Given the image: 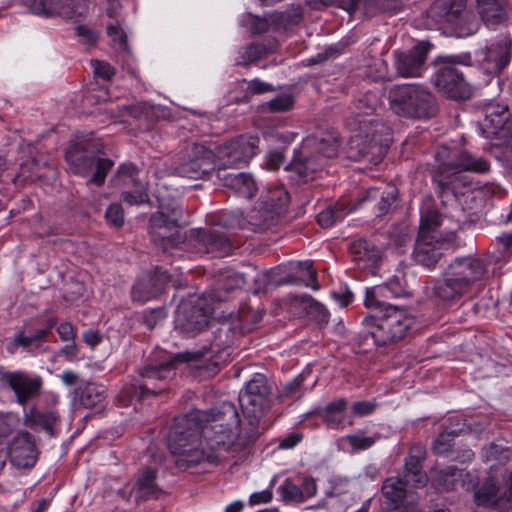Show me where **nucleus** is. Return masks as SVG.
Segmentation results:
<instances>
[{"label":"nucleus","instance_id":"29","mask_svg":"<svg viewBox=\"0 0 512 512\" xmlns=\"http://www.w3.org/2000/svg\"><path fill=\"white\" fill-rule=\"evenodd\" d=\"M323 167L322 160L312 155L310 150L304 151L302 145L299 155L295 156L288 169L297 174L299 181L307 182L314 179L317 173L322 172Z\"/></svg>","mask_w":512,"mask_h":512},{"label":"nucleus","instance_id":"23","mask_svg":"<svg viewBox=\"0 0 512 512\" xmlns=\"http://www.w3.org/2000/svg\"><path fill=\"white\" fill-rule=\"evenodd\" d=\"M11 463L18 468H31L37 460L34 440L27 431L19 432L9 446Z\"/></svg>","mask_w":512,"mask_h":512},{"label":"nucleus","instance_id":"38","mask_svg":"<svg viewBox=\"0 0 512 512\" xmlns=\"http://www.w3.org/2000/svg\"><path fill=\"white\" fill-rule=\"evenodd\" d=\"M304 151L310 150L311 153H317L324 158H333L338 154L339 143L333 136L318 138L316 136L307 137L303 141Z\"/></svg>","mask_w":512,"mask_h":512},{"label":"nucleus","instance_id":"41","mask_svg":"<svg viewBox=\"0 0 512 512\" xmlns=\"http://www.w3.org/2000/svg\"><path fill=\"white\" fill-rule=\"evenodd\" d=\"M289 202V195L280 185L269 186L261 195V203L265 209H274L282 214Z\"/></svg>","mask_w":512,"mask_h":512},{"label":"nucleus","instance_id":"14","mask_svg":"<svg viewBox=\"0 0 512 512\" xmlns=\"http://www.w3.org/2000/svg\"><path fill=\"white\" fill-rule=\"evenodd\" d=\"M269 388L264 375L256 374L239 394V403L245 421L259 428Z\"/></svg>","mask_w":512,"mask_h":512},{"label":"nucleus","instance_id":"34","mask_svg":"<svg viewBox=\"0 0 512 512\" xmlns=\"http://www.w3.org/2000/svg\"><path fill=\"white\" fill-rule=\"evenodd\" d=\"M477 9L482 21L490 28L503 23L507 18L504 0H477Z\"/></svg>","mask_w":512,"mask_h":512},{"label":"nucleus","instance_id":"33","mask_svg":"<svg viewBox=\"0 0 512 512\" xmlns=\"http://www.w3.org/2000/svg\"><path fill=\"white\" fill-rule=\"evenodd\" d=\"M398 197V191L395 187H389L384 191H380L378 188H370L365 191L354 203L359 206L368 200H379L377 202L378 216H383L390 211L392 204Z\"/></svg>","mask_w":512,"mask_h":512},{"label":"nucleus","instance_id":"45","mask_svg":"<svg viewBox=\"0 0 512 512\" xmlns=\"http://www.w3.org/2000/svg\"><path fill=\"white\" fill-rule=\"evenodd\" d=\"M407 483L406 479L388 478L382 486V493L392 503H399L406 495Z\"/></svg>","mask_w":512,"mask_h":512},{"label":"nucleus","instance_id":"25","mask_svg":"<svg viewBox=\"0 0 512 512\" xmlns=\"http://www.w3.org/2000/svg\"><path fill=\"white\" fill-rule=\"evenodd\" d=\"M170 281V275L162 268H156L153 275L137 281L132 288V297L139 302H146L158 296Z\"/></svg>","mask_w":512,"mask_h":512},{"label":"nucleus","instance_id":"5","mask_svg":"<svg viewBox=\"0 0 512 512\" xmlns=\"http://www.w3.org/2000/svg\"><path fill=\"white\" fill-rule=\"evenodd\" d=\"M388 100L390 109L406 118H432L438 112L435 96L420 84L394 85L389 89Z\"/></svg>","mask_w":512,"mask_h":512},{"label":"nucleus","instance_id":"28","mask_svg":"<svg viewBox=\"0 0 512 512\" xmlns=\"http://www.w3.org/2000/svg\"><path fill=\"white\" fill-rule=\"evenodd\" d=\"M511 41L503 40L486 47L482 52V68L488 74L500 72L510 60Z\"/></svg>","mask_w":512,"mask_h":512},{"label":"nucleus","instance_id":"16","mask_svg":"<svg viewBox=\"0 0 512 512\" xmlns=\"http://www.w3.org/2000/svg\"><path fill=\"white\" fill-rule=\"evenodd\" d=\"M411 294L405 273L398 271L386 283L367 288L364 304L370 310L382 309L390 304L389 299L409 297Z\"/></svg>","mask_w":512,"mask_h":512},{"label":"nucleus","instance_id":"36","mask_svg":"<svg viewBox=\"0 0 512 512\" xmlns=\"http://www.w3.org/2000/svg\"><path fill=\"white\" fill-rule=\"evenodd\" d=\"M224 185L237 193L239 196L251 199L257 185L253 177L248 173H229L224 176Z\"/></svg>","mask_w":512,"mask_h":512},{"label":"nucleus","instance_id":"13","mask_svg":"<svg viewBox=\"0 0 512 512\" xmlns=\"http://www.w3.org/2000/svg\"><path fill=\"white\" fill-rule=\"evenodd\" d=\"M259 140L253 136H239L216 148L218 170L240 168L256 155Z\"/></svg>","mask_w":512,"mask_h":512},{"label":"nucleus","instance_id":"7","mask_svg":"<svg viewBox=\"0 0 512 512\" xmlns=\"http://www.w3.org/2000/svg\"><path fill=\"white\" fill-rule=\"evenodd\" d=\"M158 201L159 210L150 218L149 234L156 245L167 251L182 241L179 231L182 207L175 199L159 197Z\"/></svg>","mask_w":512,"mask_h":512},{"label":"nucleus","instance_id":"42","mask_svg":"<svg viewBox=\"0 0 512 512\" xmlns=\"http://www.w3.org/2000/svg\"><path fill=\"white\" fill-rule=\"evenodd\" d=\"M271 52L266 45L251 43L238 51L235 64L238 66H249L266 57Z\"/></svg>","mask_w":512,"mask_h":512},{"label":"nucleus","instance_id":"49","mask_svg":"<svg viewBox=\"0 0 512 512\" xmlns=\"http://www.w3.org/2000/svg\"><path fill=\"white\" fill-rule=\"evenodd\" d=\"M482 457L485 461H497L505 463L509 460L510 450L495 443H491L483 448Z\"/></svg>","mask_w":512,"mask_h":512},{"label":"nucleus","instance_id":"40","mask_svg":"<svg viewBox=\"0 0 512 512\" xmlns=\"http://www.w3.org/2000/svg\"><path fill=\"white\" fill-rule=\"evenodd\" d=\"M280 212L274 209H265L263 204L260 203L259 208H254L249 216V223L254 226L255 230L266 231L276 225Z\"/></svg>","mask_w":512,"mask_h":512},{"label":"nucleus","instance_id":"51","mask_svg":"<svg viewBox=\"0 0 512 512\" xmlns=\"http://www.w3.org/2000/svg\"><path fill=\"white\" fill-rule=\"evenodd\" d=\"M348 443L355 450H366L373 446L376 442V437L374 436H366L363 432H357L355 434H350L345 437Z\"/></svg>","mask_w":512,"mask_h":512},{"label":"nucleus","instance_id":"62","mask_svg":"<svg viewBox=\"0 0 512 512\" xmlns=\"http://www.w3.org/2000/svg\"><path fill=\"white\" fill-rule=\"evenodd\" d=\"M300 492L302 493L303 501L315 496L317 492V485L315 479L312 477H305L300 487Z\"/></svg>","mask_w":512,"mask_h":512},{"label":"nucleus","instance_id":"32","mask_svg":"<svg viewBox=\"0 0 512 512\" xmlns=\"http://www.w3.org/2000/svg\"><path fill=\"white\" fill-rule=\"evenodd\" d=\"M347 407V401L344 398L337 399L330 402L323 408H317L312 414L320 417L330 428L339 429L344 428L346 425H351L352 422H346L343 415Z\"/></svg>","mask_w":512,"mask_h":512},{"label":"nucleus","instance_id":"6","mask_svg":"<svg viewBox=\"0 0 512 512\" xmlns=\"http://www.w3.org/2000/svg\"><path fill=\"white\" fill-rule=\"evenodd\" d=\"M382 316H367L362 323L379 346L394 344L402 340L413 324V318L404 307L387 304L378 309Z\"/></svg>","mask_w":512,"mask_h":512},{"label":"nucleus","instance_id":"56","mask_svg":"<svg viewBox=\"0 0 512 512\" xmlns=\"http://www.w3.org/2000/svg\"><path fill=\"white\" fill-rule=\"evenodd\" d=\"M242 82L247 84V94L258 95L273 91V86L270 83L264 82L258 78H255L250 82H247L246 79H243Z\"/></svg>","mask_w":512,"mask_h":512},{"label":"nucleus","instance_id":"43","mask_svg":"<svg viewBox=\"0 0 512 512\" xmlns=\"http://www.w3.org/2000/svg\"><path fill=\"white\" fill-rule=\"evenodd\" d=\"M57 421V415L54 412H40L31 409L24 416V423L30 428H41L52 434L53 426Z\"/></svg>","mask_w":512,"mask_h":512},{"label":"nucleus","instance_id":"44","mask_svg":"<svg viewBox=\"0 0 512 512\" xmlns=\"http://www.w3.org/2000/svg\"><path fill=\"white\" fill-rule=\"evenodd\" d=\"M105 398V387L89 383L81 390L79 402L84 408L90 409L102 403Z\"/></svg>","mask_w":512,"mask_h":512},{"label":"nucleus","instance_id":"37","mask_svg":"<svg viewBox=\"0 0 512 512\" xmlns=\"http://www.w3.org/2000/svg\"><path fill=\"white\" fill-rule=\"evenodd\" d=\"M464 471L454 466H448L442 470L431 471L432 486L438 491H449L454 489L462 479Z\"/></svg>","mask_w":512,"mask_h":512},{"label":"nucleus","instance_id":"24","mask_svg":"<svg viewBox=\"0 0 512 512\" xmlns=\"http://www.w3.org/2000/svg\"><path fill=\"white\" fill-rule=\"evenodd\" d=\"M352 260L361 270H366L375 275L381 262V251L373 243L365 239H357L349 246Z\"/></svg>","mask_w":512,"mask_h":512},{"label":"nucleus","instance_id":"17","mask_svg":"<svg viewBox=\"0 0 512 512\" xmlns=\"http://www.w3.org/2000/svg\"><path fill=\"white\" fill-rule=\"evenodd\" d=\"M113 185L124 189L122 199L129 205H140L148 201L146 183L139 178L133 164L121 165L112 180Z\"/></svg>","mask_w":512,"mask_h":512},{"label":"nucleus","instance_id":"64","mask_svg":"<svg viewBox=\"0 0 512 512\" xmlns=\"http://www.w3.org/2000/svg\"><path fill=\"white\" fill-rule=\"evenodd\" d=\"M107 33L113 42L119 43L123 46L126 44V36L118 25L109 24L107 26Z\"/></svg>","mask_w":512,"mask_h":512},{"label":"nucleus","instance_id":"19","mask_svg":"<svg viewBox=\"0 0 512 512\" xmlns=\"http://www.w3.org/2000/svg\"><path fill=\"white\" fill-rule=\"evenodd\" d=\"M28 7L31 13L45 18H73L83 13L80 0H29Z\"/></svg>","mask_w":512,"mask_h":512},{"label":"nucleus","instance_id":"2","mask_svg":"<svg viewBox=\"0 0 512 512\" xmlns=\"http://www.w3.org/2000/svg\"><path fill=\"white\" fill-rule=\"evenodd\" d=\"M243 319L240 315L229 314L228 319L219 323L209 349L187 351L175 355L163 353L156 363L147 365L141 372V380L125 386L119 396L124 405L134 398L138 400L147 395H156L166 389L167 380L174 376L179 363H188L200 370L204 377L214 376L220 365L227 362L230 348L236 338L243 333Z\"/></svg>","mask_w":512,"mask_h":512},{"label":"nucleus","instance_id":"21","mask_svg":"<svg viewBox=\"0 0 512 512\" xmlns=\"http://www.w3.org/2000/svg\"><path fill=\"white\" fill-rule=\"evenodd\" d=\"M512 127L511 114L506 105L488 103L484 108V119L481 124L483 135L492 138Z\"/></svg>","mask_w":512,"mask_h":512},{"label":"nucleus","instance_id":"50","mask_svg":"<svg viewBox=\"0 0 512 512\" xmlns=\"http://www.w3.org/2000/svg\"><path fill=\"white\" fill-rule=\"evenodd\" d=\"M278 492L281 498L287 502H303L300 487L294 484L290 479H286L279 487Z\"/></svg>","mask_w":512,"mask_h":512},{"label":"nucleus","instance_id":"4","mask_svg":"<svg viewBox=\"0 0 512 512\" xmlns=\"http://www.w3.org/2000/svg\"><path fill=\"white\" fill-rule=\"evenodd\" d=\"M487 272L485 262L475 256L457 257L435 282L434 294L444 302H454L470 292Z\"/></svg>","mask_w":512,"mask_h":512},{"label":"nucleus","instance_id":"26","mask_svg":"<svg viewBox=\"0 0 512 512\" xmlns=\"http://www.w3.org/2000/svg\"><path fill=\"white\" fill-rule=\"evenodd\" d=\"M443 221L444 218L436 209L431 207L422 209L418 238L435 239L437 243L452 241L454 237L452 231H439Z\"/></svg>","mask_w":512,"mask_h":512},{"label":"nucleus","instance_id":"8","mask_svg":"<svg viewBox=\"0 0 512 512\" xmlns=\"http://www.w3.org/2000/svg\"><path fill=\"white\" fill-rule=\"evenodd\" d=\"M223 300L213 292L195 301L181 302L175 312V329L186 337H192L201 332L209 325L215 313V304Z\"/></svg>","mask_w":512,"mask_h":512},{"label":"nucleus","instance_id":"39","mask_svg":"<svg viewBox=\"0 0 512 512\" xmlns=\"http://www.w3.org/2000/svg\"><path fill=\"white\" fill-rule=\"evenodd\" d=\"M356 209V205L341 202L333 207L322 210L317 216V222L322 228H330L343 220L350 212Z\"/></svg>","mask_w":512,"mask_h":512},{"label":"nucleus","instance_id":"11","mask_svg":"<svg viewBox=\"0 0 512 512\" xmlns=\"http://www.w3.org/2000/svg\"><path fill=\"white\" fill-rule=\"evenodd\" d=\"M70 170L77 175L87 177L91 174L89 183L101 186L107 172L112 168L113 162L89 152L81 144L71 145L65 154Z\"/></svg>","mask_w":512,"mask_h":512},{"label":"nucleus","instance_id":"12","mask_svg":"<svg viewBox=\"0 0 512 512\" xmlns=\"http://www.w3.org/2000/svg\"><path fill=\"white\" fill-rule=\"evenodd\" d=\"M218 170L216 151L200 143L188 145L174 171L181 177L200 179Z\"/></svg>","mask_w":512,"mask_h":512},{"label":"nucleus","instance_id":"35","mask_svg":"<svg viewBox=\"0 0 512 512\" xmlns=\"http://www.w3.org/2000/svg\"><path fill=\"white\" fill-rule=\"evenodd\" d=\"M425 451L422 447H415L405 462V479L415 486H424L427 483V476L422 472V461Z\"/></svg>","mask_w":512,"mask_h":512},{"label":"nucleus","instance_id":"63","mask_svg":"<svg viewBox=\"0 0 512 512\" xmlns=\"http://www.w3.org/2000/svg\"><path fill=\"white\" fill-rule=\"evenodd\" d=\"M57 332L62 341H74L76 336V331L74 326L69 322H64L60 324L57 328Z\"/></svg>","mask_w":512,"mask_h":512},{"label":"nucleus","instance_id":"48","mask_svg":"<svg viewBox=\"0 0 512 512\" xmlns=\"http://www.w3.org/2000/svg\"><path fill=\"white\" fill-rule=\"evenodd\" d=\"M462 431V429L459 430H450V431H444L435 439L434 445H433V451L435 454L439 456H447L450 451L451 447L453 445L454 438L458 436V434Z\"/></svg>","mask_w":512,"mask_h":512},{"label":"nucleus","instance_id":"57","mask_svg":"<svg viewBox=\"0 0 512 512\" xmlns=\"http://www.w3.org/2000/svg\"><path fill=\"white\" fill-rule=\"evenodd\" d=\"M91 65L95 75L99 78L110 80L115 75L114 67L105 61L93 60Z\"/></svg>","mask_w":512,"mask_h":512},{"label":"nucleus","instance_id":"27","mask_svg":"<svg viewBox=\"0 0 512 512\" xmlns=\"http://www.w3.org/2000/svg\"><path fill=\"white\" fill-rule=\"evenodd\" d=\"M7 382L15 392L20 404H25L30 398L37 396L42 386V380L39 376H30L24 372H12L7 375Z\"/></svg>","mask_w":512,"mask_h":512},{"label":"nucleus","instance_id":"22","mask_svg":"<svg viewBox=\"0 0 512 512\" xmlns=\"http://www.w3.org/2000/svg\"><path fill=\"white\" fill-rule=\"evenodd\" d=\"M191 237L196 242L197 251L213 254L216 257H223L230 254L232 244L222 233L215 230L198 229L191 232Z\"/></svg>","mask_w":512,"mask_h":512},{"label":"nucleus","instance_id":"15","mask_svg":"<svg viewBox=\"0 0 512 512\" xmlns=\"http://www.w3.org/2000/svg\"><path fill=\"white\" fill-rule=\"evenodd\" d=\"M448 154L449 150L446 147H443L436 153L438 173L434 175V179L442 188H445L449 184V181L443 177L445 173L454 174L462 170L484 173L489 170V163L486 160L468 152H461L456 160L454 158L450 159Z\"/></svg>","mask_w":512,"mask_h":512},{"label":"nucleus","instance_id":"18","mask_svg":"<svg viewBox=\"0 0 512 512\" xmlns=\"http://www.w3.org/2000/svg\"><path fill=\"white\" fill-rule=\"evenodd\" d=\"M430 50L428 42H420L408 51L394 52V67L403 78L420 77L425 70V61Z\"/></svg>","mask_w":512,"mask_h":512},{"label":"nucleus","instance_id":"30","mask_svg":"<svg viewBox=\"0 0 512 512\" xmlns=\"http://www.w3.org/2000/svg\"><path fill=\"white\" fill-rule=\"evenodd\" d=\"M156 476L157 470L152 468H144L139 472L130 490V495L135 497L136 502L156 499L160 496L162 490L156 483Z\"/></svg>","mask_w":512,"mask_h":512},{"label":"nucleus","instance_id":"1","mask_svg":"<svg viewBox=\"0 0 512 512\" xmlns=\"http://www.w3.org/2000/svg\"><path fill=\"white\" fill-rule=\"evenodd\" d=\"M239 415L234 404L224 402L208 411L191 410L177 417L169 431L168 446L175 464L188 469L203 461L218 460V452H237L259 437V428L246 425L238 430Z\"/></svg>","mask_w":512,"mask_h":512},{"label":"nucleus","instance_id":"60","mask_svg":"<svg viewBox=\"0 0 512 512\" xmlns=\"http://www.w3.org/2000/svg\"><path fill=\"white\" fill-rule=\"evenodd\" d=\"M376 403L372 401H358L352 406V411L356 416H367L374 412Z\"/></svg>","mask_w":512,"mask_h":512},{"label":"nucleus","instance_id":"54","mask_svg":"<svg viewBox=\"0 0 512 512\" xmlns=\"http://www.w3.org/2000/svg\"><path fill=\"white\" fill-rule=\"evenodd\" d=\"M244 22L247 28L255 34L264 33L269 29V23L265 18H260L252 14H248Z\"/></svg>","mask_w":512,"mask_h":512},{"label":"nucleus","instance_id":"46","mask_svg":"<svg viewBox=\"0 0 512 512\" xmlns=\"http://www.w3.org/2000/svg\"><path fill=\"white\" fill-rule=\"evenodd\" d=\"M249 275L241 274L233 270H226L218 281V290L230 292L241 288L248 282Z\"/></svg>","mask_w":512,"mask_h":512},{"label":"nucleus","instance_id":"58","mask_svg":"<svg viewBox=\"0 0 512 512\" xmlns=\"http://www.w3.org/2000/svg\"><path fill=\"white\" fill-rule=\"evenodd\" d=\"M106 219L111 225L121 227L124 223V213L121 205H110L106 210Z\"/></svg>","mask_w":512,"mask_h":512},{"label":"nucleus","instance_id":"31","mask_svg":"<svg viewBox=\"0 0 512 512\" xmlns=\"http://www.w3.org/2000/svg\"><path fill=\"white\" fill-rule=\"evenodd\" d=\"M443 243H437L435 239L417 238L413 252L415 261L424 267L434 268L441 258L440 246Z\"/></svg>","mask_w":512,"mask_h":512},{"label":"nucleus","instance_id":"47","mask_svg":"<svg viewBox=\"0 0 512 512\" xmlns=\"http://www.w3.org/2000/svg\"><path fill=\"white\" fill-rule=\"evenodd\" d=\"M300 271L303 276L301 278H295L290 276L286 283L291 284H304L306 287H310L313 290H318L320 285L317 282V274L316 271L312 268V264L308 261L299 264Z\"/></svg>","mask_w":512,"mask_h":512},{"label":"nucleus","instance_id":"53","mask_svg":"<svg viewBox=\"0 0 512 512\" xmlns=\"http://www.w3.org/2000/svg\"><path fill=\"white\" fill-rule=\"evenodd\" d=\"M304 381V375L299 374L291 381L287 382L281 392L280 397L281 398H293V397H300L302 395L301 392V386Z\"/></svg>","mask_w":512,"mask_h":512},{"label":"nucleus","instance_id":"55","mask_svg":"<svg viewBox=\"0 0 512 512\" xmlns=\"http://www.w3.org/2000/svg\"><path fill=\"white\" fill-rule=\"evenodd\" d=\"M266 106L272 112H284L293 106V99L290 95H280L267 102Z\"/></svg>","mask_w":512,"mask_h":512},{"label":"nucleus","instance_id":"20","mask_svg":"<svg viewBox=\"0 0 512 512\" xmlns=\"http://www.w3.org/2000/svg\"><path fill=\"white\" fill-rule=\"evenodd\" d=\"M475 501L478 505L509 511L512 509V485L500 488L493 479H488L476 490Z\"/></svg>","mask_w":512,"mask_h":512},{"label":"nucleus","instance_id":"3","mask_svg":"<svg viewBox=\"0 0 512 512\" xmlns=\"http://www.w3.org/2000/svg\"><path fill=\"white\" fill-rule=\"evenodd\" d=\"M381 103L379 91L358 95L351 106L353 119L349 123L356 132L351 137V148L358 150L359 157L374 164L383 159L391 142L389 128L385 124L374 118H365L373 116Z\"/></svg>","mask_w":512,"mask_h":512},{"label":"nucleus","instance_id":"59","mask_svg":"<svg viewBox=\"0 0 512 512\" xmlns=\"http://www.w3.org/2000/svg\"><path fill=\"white\" fill-rule=\"evenodd\" d=\"M331 487L326 491L327 496H340L348 491L349 482L345 478H334L330 482Z\"/></svg>","mask_w":512,"mask_h":512},{"label":"nucleus","instance_id":"9","mask_svg":"<svg viewBox=\"0 0 512 512\" xmlns=\"http://www.w3.org/2000/svg\"><path fill=\"white\" fill-rule=\"evenodd\" d=\"M427 16L434 28H452L458 37L473 35L478 29V23L466 11V0H436Z\"/></svg>","mask_w":512,"mask_h":512},{"label":"nucleus","instance_id":"52","mask_svg":"<svg viewBox=\"0 0 512 512\" xmlns=\"http://www.w3.org/2000/svg\"><path fill=\"white\" fill-rule=\"evenodd\" d=\"M51 327L52 324L48 328L38 329L29 335H24L23 333H20L19 335L16 336L15 343L23 347H29L34 343L40 342L49 333Z\"/></svg>","mask_w":512,"mask_h":512},{"label":"nucleus","instance_id":"61","mask_svg":"<svg viewBox=\"0 0 512 512\" xmlns=\"http://www.w3.org/2000/svg\"><path fill=\"white\" fill-rule=\"evenodd\" d=\"M254 275L252 276V280L255 283V292H260L266 285L271 284L273 282L271 278L270 272H260L255 268L252 269Z\"/></svg>","mask_w":512,"mask_h":512},{"label":"nucleus","instance_id":"10","mask_svg":"<svg viewBox=\"0 0 512 512\" xmlns=\"http://www.w3.org/2000/svg\"><path fill=\"white\" fill-rule=\"evenodd\" d=\"M459 56L440 57L435 62L436 71L433 76L435 88L443 96L453 100H467L473 94L471 84L456 67Z\"/></svg>","mask_w":512,"mask_h":512}]
</instances>
